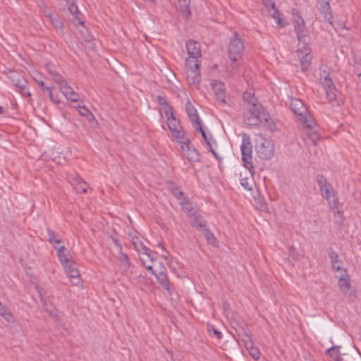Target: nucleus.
I'll list each match as a JSON object with an SVG mask.
<instances>
[{
  "label": "nucleus",
  "instance_id": "nucleus-1",
  "mask_svg": "<svg viewBox=\"0 0 361 361\" xmlns=\"http://www.w3.org/2000/svg\"><path fill=\"white\" fill-rule=\"evenodd\" d=\"M244 50V44L238 32H235L230 39L228 46V58L227 61L226 70L229 73L235 71L238 64L237 62L242 58L243 51Z\"/></svg>",
  "mask_w": 361,
  "mask_h": 361
},
{
  "label": "nucleus",
  "instance_id": "nucleus-2",
  "mask_svg": "<svg viewBox=\"0 0 361 361\" xmlns=\"http://www.w3.org/2000/svg\"><path fill=\"white\" fill-rule=\"evenodd\" d=\"M317 181L323 198L328 201L329 209L332 211L336 209V211L334 212L335 217L336 215L341 216L343 212L338 209V201L331 185L329 183L326 178L322 175L317 176Z\"/></svg>",
  "mask_w": 361,
  "mask_h": 361
},
{
  "label": "nucleus",
  "instance_id": "nucleus-3",
  "mask_svg": "<svg viewBox=\"0 0 361 361\" xmlns=\"http://www.w3.org/2000/svg\"><path fill=\"white\" fill-rule=\"evenodd\" d=\"M320 78L329 102L332 106L341 105L343 103L342 98L338 94V91L333 83L332 79L329 77V73L326 70H323L320 72Z\"/></svg>",
  "mask_w": 361,
  "mask_h": 361
},
{
  "label": "nucleus",
  "instance_id": "nucleus-4",
  "mask_svg": "<svg viewBox=\"0 0 361 361\" xmlns=\"http://www.w3.org/2000/svg\"><path fill=\"white\" fill-rule=\"evenodd\" d=\"M290 109L295 114L297 121L300 125L311 127L314 124V121L309 115L307 109L300 99H292L290 102Z\"/></svg>",
  "mask_w": 361,
  "mask_h": 361
},
{
  "label": "nucleus",
  "instance_id": "nucleus-5",
  "mask_svg": "<svg viewBox=\"0 0 361 361\" xmlns=\"http://www.w3.org/2000/svg\"><path fill=\"white\" fill-rule=\"evenodd\" d=\"M247 111L245 112L243 116V121L246 125L248 126H257L259 123L264 121L269 122L270 118L267 114L265 113L262 106L258 107L247 108Z\"/></svg>",
  "mask_w": 361,
  "mask_h": 361
},
{
  "label": "nucleus",
  "instance_id": "nucleus-6",
  "mask_svg": "<svg viewBox=\"0 0 361 361\" xmlns=\"http://www.w3.org/2000/svg\"><path fill=\"white\" fill-rule=\"evenodd\" d=\"M293 23L298 40L299 47L302 45L305 47L309 44V36L305 20L295 13V10H293Z\"/></svg>",
  "mask_w": 361,
  "mask_h": 361
},
{
  "label": "nucleus",
  "instance_id": "nucleus-7",
  "mask_svg": "<svg viewBox=\"0 0 361 361\" xmlns=\"http://www.w3.org/2000/svg\"><path fill=\"white\" fill-rule=\"evenodd\" d=\"M185 63V75L188 85L195 89H199L201 76L199 68L200 63H193L192 61Z\"/></svg>",
  "mask_w": 361,
  "mask_h": 361
},
{
  "label": "nucleus",
  "instance_id": "nucleus-8",
  "mask_svg": "<svg viewBox=\"0 0 361 361\" xmlns=\"http://www.w3.org/2000/svg\"><path fill=\"white\" fill-rule=\"evenodd\" d=\"M240 151L244 166L247 169L250 171L252 169H253L252 147L250 136L245 133L243 134L242 135Z\"/></svg>",
  "mask_w": 361,
  "mask_h": 361
},
{
  "label": "nucleus",
  "instance_id": "nucleus-9",
  "mask_svg": "<svg viewBox=\"0 0 361 361\" xmlns=\"http://www.w3.org/2000/svg\"><path fill=\"white\" fill-rule=\"evenodd\" d=\"M274 149V144L271 141L263 137L257 141L255 146V149L259 157L263 159H270L273 156Z\"/></svg>",
  "mask_w": 361,
  "mask_h": 361
},
{
  "label": "nucleus",
  "instance_id": "nucleus-10",
  "mask_svg": "<svg viewBox=\"0 0 361 361\" xmlns=\"http://www.w3.org/2000/svg\"><path fill=\"white\" fill-rule=\"evenodd\" d=\"M188 57L185 59V63L192 61L193 63H200L201 51L200 44L194 40H188L185 44Z\"/></svg>",
  "mask_w": 361,
  "mask_h": 361
},
{
  "label": "nucleus",
  "instance_id": "nucleus-11",
  "mask_svg": "<svg viewBox=\"0 0 361 361\" xmlns=\"http://www.w3.org/2000/svg\"><path fill=\"white\" fill-rule=\"evenodd\" d=\"M180 148L183 155L189 161L196 162L200 161V154L195 147L190 145V140L187 137L180 140Z\"/></svg>",
  "mask_w": 361,
  "mask_h": 361
},
{
  "label": "nucleus",
  "instance_id": "nucleus-12",
  "mask_svg": "<svg viewBox=\"0 0 361 361\" xmlns=\"http://www.w3.org/2000/svg\"><path fill=\"white\" fill-rule=\"evenodd\" d=\"M131 242L135 250L140 255V257H146L152 262H154L155 253H154L149 248L146 247L137 236H132Z\"/></svg>",
  "mask_w": 361,
  "mask_h": 361
},
{
  "label": "nucleus",
  "instance_id": "nucleus-13",
  "mask_svg": "<svg viewBox=\"0 0 361 361\" xmlns=\"http://www.w3.org/2000/svg\"><path fill=\"white\" fill-rule=\"evenodd\" d=\"M298 55L300 60L301 68L305 71L311 65L310 48L309 44L307 46L302 45L299 47L298 44Z\"/></svg>",
  "mask_w": 361,
  "mask_h": 361
},
{
  "label": "nucleus",
  "instance_id": "nucleus-14",
  "mask_svg": "<svg viewBox=\"0 0 361 361\" xmlns=\"http://www.w3.org/2000/svg\"><path fill=\"white\" fill-rule=\"evenodd\" d=\"M168 127L171 130L172 135L175 137L178 141L185 138V131L180 124L179 120H178L175 116L172 118H168Z\"/></svg>",
  "mask_w": 361,
  "mask_h": 361
},
{
  "label": "nucleus",
  "instance_id": "nucleus-15",
  "mask_svg": "<svg viewBox=\"0 0 361 361\" xmlns=\"http://www.w3.org/2000/svg\"><path fill=\"white\" fill-rule=\"evenodd\" d=\"M338 286L341 290L348 298L350 300H354L355 298V293L351 287L346 271H345V274L343 276H340L338 280Z\"/></svg>",
  "mask_w": 361,
  "mask_h": 361
},
{
  "label": "nucleus",
  "instance_id": "nucleus-16",
  "mask_svg": "<svg viewBox=\"0 0 361 361\" xmlns=\"http://www.w3.org/2000/svg\"><path fill=\"white\" fill-rule=\"evenodd\" d=\"M305 129L303 132V140L308 145H316L319 140L320 137L317 130H314L315 123L311 127L301 125Z\"/></svg>",
  "mask_w": 361,
  "mask_h": 361
},
{
  "label": "nucleus",
  "instance_id": "nucleus-17",
  "mask_svg": "<svg viewBox=\"0 0 361 361\" xmlns=\"http://www.w3.org/2000/svg\"><path fill=\"white\" fill-rule=\"evenodd\" d=\"M158 283L166 290L169 295L172 294L170 282L169 281L166 267L160 263L159 271L154 275Z\"/></svg>",
  "mask_w": 361,
  "mask_h": 361
},
{
  "label": "nucleus",
  "instance_id": "nucleus-18",
  "mask_svg": "<svg viewBox=\"0 0 361 361\" xmlns=\"http://www.w3.org/2000/svg\"><path fill=\"white\" fill-rule=\"evenodd\" d=\"M63 267L69 277L71 282L75 286L79 285L80 283L79 271L78 269L75 268L74 262L72 261L71 263L63 265Z\"/></svg>",
  "mask_w": 361,
  "mask_h": 361
},
{
  "label": "nucleus",
  "instance_id": "nucleus-19",
  "mask_svg": "<svg viewBox=\"0 0 361 361\" xmlns=\"http://www.w3.org/2000/svg\"><path fill=\"white\" fill-rule=\"evenodd\" d=\"M68 181L75 187L78 193L87 192L89 188L87 183L82 179L78 174H73L68 177Z\"/></svg>",
  "mask_w": 361,
  "mask_h": 361
},
{
  "label": "nucleus",
  "instance_id": "nucleus-20",
  "mask_svg": "<svg viewBox=\"0 0 361 361\" xmlns=\"http://www.w3.org/2000/svg\"><path fill=\"white\" fill-rule=\"evenodd\" d=\"M211 87L217 98V99L223 104H226L225 97V85L219 80H214L211 82Z\"/></svg>",
  "mask_w": 361,
  "mask_h": 361
},
{
  "label": "nucleus",
  "instance_id": "nucleus-21",
  "mask_svg": "<svg viewBox=\"0 0 361 361\" xmlns=\"http://www.w3.org/2000/svg\"><path fill=\"white\" fill-rule=\"evenodd\" d=\"M69 13L73 16V20L77 24L82 25V15L78 11V6L73 0H66Z\"/></svg>",
  "mask_w": 361,
  "mask_h": 361
},
{
  "label": "nucleus",
  "instance_id": "nucleus-22",
  "mask_svg": "<svg viewBox=\"0 0 361 361\" xmlns=\"http://www.w3.org/2000/svg\"><path fill=\"white\" fill-rule=\"evenodd\" d=\"M54 247L57 250V256L62 266L73 261L72 256L66 247L64 246L57 247L56 245H54Z\"/></svg>",
  "mask_w": 361,
  "mask_h": 361
},
{
  "label": "nucleus",
  "instance_id": "nucleus-23",
  "mask_svg": "<svg viewBox=\"0 0 361 361\" xmlns=\"http://www.w3.org/2000/svg\"><path fill=\"white\" fill-rule=\"evenodd\" d=\"M185 111L192 126L201 123V120L197 114L196 109L190 101H188L185 104Z\"/></svg>",
  "mask_w": 361,
  "mask_h": 361
},
{
  "label": "nucleus",
  "instance_id": "nucleus-24",
  "mask_svg": "<svg viewBox=\"0 0 361 361\" xmlns=\"http://www.w3.org/2000/svg\"><path fill=\"white\" fill-rule=\"evenodd\" d=\"M329 257L331 260L332 269L334 271H343L344 272L345 271V270L343 269V262L341 260L339 259L338 255L336 251L331 249L329 252Z\"/></svg>",
  "mask_w": 361,
  "mask_h": 361
},
{
  "label": "nucleus",
  "instance_id": "nucleus-25",
  "mask_svg": "<svg viewBox=\"0 0 361 361\" xmlns=\"http://www.w3.org/2000/svg\"><path fill=\"white\" fill-rule=\"evenodd\" d=\"M243 97L246 105V108L253 106L260 108V106H262L261 104L258 102L257 99L255 97V94L252 92V90L245 92Z\"/></svg>",
  "mask_w": 361,
  "mask_h": 361
},
{
  "label": "nucleus",
  "instance_id": "nucleus-26",
  "mask_svg": "<svg viewBox=\"0 0 361 361\" xmlns=\"http://www.w3.org/2000/svg\"><path fill=\"white\" fill-rule=\"evenodd\" d=\"M317 6L321 13H324L326 20H329L330 23H331L330 20L331 19L332 16L331 13H330L331 8L329 2H327L326 0H319Z\"/></svg>",
  "mask_w": 361,
  "mask_h": 361
},
{
  "label": "nucleus",
  "instance_id": "nucleus-27",
  "mask_svg": "<svg viewBox=\"0 0 361 361\" xmlns=\"http://www.w3.org/2000/svg\"><path fill=\"white\" fill-rule=\"evenodd\" d=\"M190 218L191 219L193 226L200 228L202 230L207 227L205 221L198 212H193Z\"/></svg>",
  "mask_w": 361,
  "mask_h": 361
},
{
  "label": "nucleus",
  "instance_id": "nucleus-28",
  "mask_svg": "<svg viewBox=\"0 0 361 361\" xmlns=\"http://www.w3.org/2000/svg\"><path fill=\"white\" fill-rule=\"evenodd\" d=\"M178 8L182 13L183 16L185 18H189L190 16V0H178Z\"/></svg>",
  "mask_w": 361,
  "mask_h": 361
},
{
  "label": "nucleus",
  "instance_id": "nucleus-29",
  "mask_svg": "<svg viewBox=\"0 0 361 361\" xmlns=\"http://www.w3.org/2000/svg\"><path fill=\"white\" fill-rule=\"evenodd\" d=\"M37 292L40 296V298H41V300L42 302L44 303L43 305V309L44 311L47 312L50 316H54V307H51V305H49L46 300H45V295H44V293L43 292V289L42 288H39V287H37Z\"/></svg>",
  "mask_w": 361,
  "mask_h": 361
},
{
  "label": "nucleus",
  "instance_id": "nucleus-30",
  "mask_svg": "<svg viewBox=\"0 0 361 361\" xmlns=\"http://www.w3.org/2000/svg\"><path fill=\"white\" fill-rule=\"evenodd\" d=\"M271 9H269L268 11L269 14L273 18L275 19L276 24L282 27L284 26V24L283 23L282 18H281V13L276 9L274 3H271Z\"/></svg>",
  "mask_w": 361,
  "mask_h": 361
},
{
  "label": "nucleus",
  "instance_id": "nucleus-31",
  "mask_svg": "<svg viewBox=\"0 0 361 361\" xmlns=\"http://www.w3.org/2000/svg\"><path fill=\"white\" fill-rule=\"evenodd\" d=\"M15 86L18 88L24 96H30V93L28 88L27 87V82L23 78H19L16 80Z\"/></svg>",
  "mask_w": 361,
  "mask_h": 361
},
{
  "label": "nucleus",
  "instance_id": "nucleus-32",
  "mask_svg": "<svg viewBox=\"0 0 361 361\" xmlns=\"http://www.w3.org/2000/svg\"><path fill=\"white\" fill-rule=\"evenodd\" d=\"M47 18L55 29L62 30L63 28V23L58 16H54L52 13H47Z\"/></svg>",
  "mask_w": 361,
  "mask_h": 361
},
{
  "label": "nucleus",
  "instance_id": "nucleus-33",
  "mask_svg": "<svg viewBox=\"0 0 361 361\" xmlns=\"http://www.w3.org/2000/svg\"><path fill=\"white\" fill-rule=\"evenodd\" d=\"M202 232L209 244L217 246V240L207 226L202 230Z\"/></svg>",
  "mask_w": 361,
  "mask_h": 361
},
{
  "label": "nucleus",
  "instance_id": "nucleus-34",
  "mask_svg": "<svg viewBox=\"0 0 361 361\" xmlns=\"http://www.w3.org/2000/svg\"><path fill=\"white\" fill-rule=\"evenodd\" d=\"M76 109L80 115L85 117L88 121H92L94 119V117L92 113L85 106L78 105L76 107Z\"/></svg>",
  "mask_w": 361,
  "mask_h": 361
},
{
  "label": "nucleus",
  "instance_id": "nucleus-35",
  "mask_svg": "<svg viewBox=\"0 0 361 361\" xmlns=\"http://www.w3.org/2000/svg\"><path fill=\"white\" fill-rule=\"evenodd\" d=\"M180 204L182 207V209L188 214L189 216L194 212L193 208L192 206V203L190 202L188 198H183L181 201H180Z\"/></svg>",
  "mask_w": 361,
  "mask_h": 361
},
{
  "label": "nucleus",
  "instance_id": "nucleus-36",
  "mask_svg": "<svg viewBox=\"0 0 361 361\" xmlns=\"http://www.w3.org/2000/svg\"><path fill=\"white\" fill-rule=\"evenodd\" d=\"M119 248V253L117 256L118 260L126 268L130 267V262L129 261L128 257L126 254L122 252L121 246L120 245H118Z\"/></svg>",
  "mask_w": 361,
  "mask_h": 361
},
{
  "label": "nucleus",
  "instance_id": "nucleus-37",
  "mask_svg": "<svg viewBox=\"0 0 361 361\" xmlns=\"http://www.w3.org/2000/svg\"><path fill=\"white\" fill-rule=\"evenodd\" d=\"M47 234H48V240L49 242L54 245L55 243H60L61 240L55 231H52L50 228H47Z\"/></svg>",
  "mask_w": 361,
  "mask_h": 361
},
{
  "label": "nucleus",
  "instance_id": "nucleus-38",
  "mask_svg": "<svg viewBox=\"0 0 361 361\" xmlns=\"http://www.w3.org/2000/svg\"><path fill=\"white\" fill-rule=\"evenodd\" d=\"M341 346L335 345L330 348H329L326 353L329 355L330 357H334V353L336 352V356L334 357V361H342V358L341 357L340 353Z\"/></svg>",
  "mask_w": 361,
  "mask_h": 361
},
{
  "label": "nucleus",
  "instance_id": "nucleus-39",
  "mask_svg": "<svg viewBox=\"0 0 361 361\" xmlns=\"http://www.w3.org/2000/svg\"><path fill=\"white\" fill-rule=\"evenodd\" d=\"M341 346L335 345L330 348H329L326 353L329 355L330 357H334V353L336 352V356L334 357V361H342V358L341 357L340 353Z\"/></svg>",
  "mask_w": 361,
  "mask_h": 361
},
{
  "label": "nucleus",
  "instance_id": "nucleus-40",
  "mask_svg": "<svg viewBox=\"0 0 361 361\" xmlns=\"http://www.w3.org/2000/svg\"><path fill=\"white\" fill-rule=\"evenodd\" d=\"M51 75L52 76L54 81L58 84L59 87L63 86L67 83L66 80L56 71H51Z\"/></svg>",
  "mask_w": 361,
  "mask_h": 361
},
{
  "label": "nucleus",
  "instance_id": "nucleus-41",
  "mask_svg": "<svg viewBox=\"0 0 361 361\" xmlns=\"http://www.w3.org/2000/svg\"><path fill=\"white\" fill-rule=\"evenodd\" d=\"M247 349L250 356L254 360H258L260 358L261 353H260L259 350L257 348L251 345L250 347L247 346Z\"/></svg>",
  "mask_w": 361,
  "mask_h": 361
},
{
  "label": "nucleus",
  "instance_id": "nucleus-42",
  "mask_svg": "<svg viewBox=\"0 0 361 361\" xmlns=\"http://www.w3.org/2000/svg\"><path fill=\"white\" fill-rule=\"evenodd\" d=\"M193 128H195V130H198L200 131V133H201L202 135V138L204 139V142H206L207 145L208 147H210L211 143H210V141L209 140V139L207 138V135L204 130V129L202 128V124L201 123H198V124H196L195 125V126H193Z\"/></svg>",
  "mask_w": 361,
  "mask_h": 361
},
{
  "label": "nucleus",
  "instance_id": "nucleus-43",
  "mask_svg": "<svg viewBox=\"0 0 361 361\" xmlns=\"http://www.w3.org/2000/svg\"><path fill=\"white\" fill-rule=\"evenodd\" d=\"M241 185L247 190H252L253 181L250 178H242L240 179Z\"/></svg>",
  "mask_w": 361,
  "mask_h": 361
},
{
  "label": "nucleus",
  "instance_id": "nucleus-44",
  "mask_svg": "<svg viewBox=\"0 0 361 361\" xmlns=\"http://www.w3.org/2000/svg\"><path fill=\"white\" fill-rule=\"evenodd\" d=\"M59 89L61 92V93L65 96V97H67L73 91V88L69 86L67 83L65 84L63 86L59 87Z\"/></svg>",
  "mask_w": 361,
  "mask_h": 361
},
{
  "label": "nucleus",
  "instance_id": "nucleus-45",
  "mask_svg": "<svg viewBox=\"0 0 361 361\" xmlns=\"http://www.w3.org/2000/svg\"><path fill=\"white\" fill-rule=\"evenodd\" d=\"M162 109H163V111H164L166 118H172L173 116H174V114L172 111V108L169 104L162 106Z\"/></svg>",
  "mask_w": 361,
  "mask_h": 361
},
{
  "label": "nucleus",
  "instance_id": "nucleus-46",
  "mask_svg": "<svg viewBox=\"0 0 361 361\" xmlns=\"http://www.w3.org/2000/svg\"><path fill=\"white\" fill-rule=\"evenodd\" d=\"M171 192L173 195L180 202L183 200V198H185L183 197V193L181 190H180L178 188H173L171 189Z\"/></svg>",
  "mask_w": 361,
  "mask_h": 361
},
{
  "label": "nucleus",
  "instance_id": "nucleus-47",
  "mask_svg": "<svg viewBox=\"0 0 361 361\" xmlns=\"http://www.w3.org/2000/svg\"><path fill=\"white\" fill-rule=\"evenodd\" d=\"M67 100H69L73 102H76L80 101V96L79 94L75 92L74 90L72 91V92L68 95L67 97H66Z\"/></svg>",
  "mask_w": 361,
  "mask_h": 361
},
{
  "label": "nucleus",
  "instance_id": "nucleus-48",
  "mask_svg": "<svg viewBox=\"0 0 361 361\" xmlns=\"http://www.w3.org/2000/svg\"><path fill=\"white\" fill-rule=\"evenodd\" d=\"M140 260L142 261L143 266L145 267L146 269L150 271L152 274H153L154 276L157 273L156 271L152 268V265L146 264L145 257H141Z\"/></svg>",
  "mask_w": 361,
  "mask_h": 361
},
{
  "label": "nucleus",
  "instance_id": "nucleus-49",
  "mask_svg": "<svg viewBox=\"0 0 361 361\" xmlns=\"http://www.w3.org/2000/svg\"><path fill=\"white\" fill-rule=\"evenodd\" d=\"M157 98V102L160 106H164V105L168 104L166 99L161 95H158Z\"/></svg>",
  "mask_w": 361,
  "mask_h": 361
},
{
  "label": "nucleus",
  "instance_id": "nucleus-50",
  "mask_svg": "<svg viewBox=\"0 0 361 361\" xmlns=\"http://www.w3.org/2000/svg\"><path fill=\"white\" fill-rule=\"evenodd\" d=\"M49 97L53 103L59 104L60 99H59L57 94L55 95L54 93H51V94L49 95Z\"/></svg>",
  "mask_w": 361,
  "mask_h": 361
},
{
  "label": "nucleus",
  "instance_id": "nucleus-51",
  "mask_svg": "<svg viewBox=\"0 0 361 361\" xmlns=\"http://www.w3.org/2000/svg\"><path fill=\"white\" fill-rule=\"evenodd\" d=\"M0 314L4 316L8 322L11 321L12 315L10 312H6V310H4L2 312H0Z\"/></svg>",
  "mask_w": 361,
  "mask_h": 361
},
{
  "label": "nucleus",
  "instance_id": "nucleus-52",
  "mask_svg": "<svg viewBox=\"0 0 361 361\" xmlns=\"http://www.w3.org/2000/svg\"><path fill=\"white\" fill-rule=\"evenodd\" d=\"M209 147V151L212 153V154L214 155V157L216 159H221V157H219L218 154L213 149L212 145H210V147Z\"/></svg>",
  "mask_w": 361,
  "mask_h": 361
},
{
  "label": "nucleus",
  "instance_id": "nucleus-53",
  "mask_svg": "<svg viewBox=\"0 0 361 361\" xmlns=\"http://www.w3.org/2000/svg\"><path fill=\"white\" fill-rule=\"evenodd\" d=\"M43 92L44 93H47L48 95L51 94V93H53L52 92V88L50 87H44L43 88Z\"/></svg>",
  "mask_w": 361,
  "mask_h": 361
},
{
  "label": "nucleus",
  "instance_id": "nucleus-54",
  "mask_svg": "<svg viewBox=\"0 0 361 361\" xmlns=\"http://www.w3.org/2000/svg\"><path fill=\"white\" fill-rule=\"evenodd\" d=\"M213 334L216 336L218 339L221 338V333L216 329H213Z\"/></svg>",
  "mask_w": 361,
  "mask_h": 361
},
{
  "label": "nucleus",
  "instance_id": "nucleus-55",
  "mask_svg": "<svg viewBox=\"0 0 361 361\" xmlns=\"http://www.w3.org/2000/svg\"><path fill=\"white\" fill-rule=\"evenodd\" d=\"M47 69L49 71V73L51 74V71H56L54 70V66L51 64H47Z\"/></svg>",
  "mask_w": 361,
  "mask_h": 361
},
{
  "label": "nucleus",
  "instance_id": "nucleus-56",
  "mask_svg": "<svg viewBox=\"0 0 361 361\" xmlns=\"http://www.w3.org/2000/svg\"><path fill=\"white\" fill-rule=\"evenodd\" d=\"M272 2H269V1H265L264 2V5L269 8V9H271V4Z\"/></svg>",
  "mask_w": 361,
  "mask_h": 361
},
{
  "label": "nucleus",
  "instance_id": "nucleus-57",
  "mask_svg": "<svg viewBox=\"0 0 361 361\" xmlns=\"http://www.w3.org/2000/svg\"><path fill=\"white\" fill-rule=\"evenodd\" d=\"M39 86L42 87V90H43V88H44V87H46V86H45V85H44V81H42H42H40V82H39Z\"/></svg>",
  "mask_w": 361,
  "mask_h": 361
},
{
  "label": "nucleus",
  "instance_id": "nucleus-58",
  "mask_svg": "<svg viewBox=\"0 0 361 361\" xmlns=\"http://www.w3.org/2000/svg\"><path fill=\"white\" fill-rule=\"evenodd\" d=\"M44 15L47 17V13H51V12L49 10L45 9L44 11Z\"/></svg>",
  "mask_w": 361,
  "mask_h": 361
},
{
  "label": "nucleus",
  "instance_id": "nucleus-59",
  "mask_svg": "<svg viewBox=\"0 0 361 361\" xmlns=\"http://www.w3.org/2000/svg\"><path fill=\"white\" fill-rule=\"evenodd\" d=\"M168 255H169V253L166 251V255H163V257L166 259L168 258Z\"/></svg>",
  "mask_w": 361,
  "mask_h": 361
},
{
  "label": "nucleus",
  "instance_id": "nucleus-60",
  "mask_svg": "<svg viewBox=\"0 0 361 361\" xmlns=\"http://www.w3.org/2000/svg\"><path fill=\"white\" fill-rule=\"evenodd\" d=\"M357 77H358L359 81L361 82V73L357 74Z\"/></svg>",
  "mask_w": 361,
  "mask_h": 361
},
{
  "label": "nucleus",
  "instance_id": "nucleus-61",
  "mask_svg": "<svg viewBox=\"0 0 361 361\" xmlns=\"http://www.w3.org/2000/svg\"><path fill=\"white\" fill-rule=\"evenodd\" d=\"M4 113V109L2 106H0V114H2Z\"/></svg>",
  "mask_w": 361,
  "mask_h": 361
},
{
  "label": "nucleus",
  "instance_id": "nucleus-62",
  "mask_svg": "<svg viewBox=\"0 0 361 361\" xmlns=\"http://www.w3.org/2000/svg\"><path fill=\"white\" fill-rule=\"evenodd\" d=\"M159 247H160L161 248L162 250H164V247L163 246V245H159Z\"/></svg>",
  "mask_w": 361,
  "mask_h": 361
},
{
  "label": "nucleus",
  "instance_id": "nucleus-63",
  "mask_svg": "<svg viewBox=\"0 0 361 361\" xmlns=\"http://www.w3.org/2000/svg\"><path fill=\"white\" fill-rule=\"evenodd\" d=\"M336 352H334V357H331L334 359V357L336 356Z\"/></svg>",
  "mask_w": 361,
  "mask_h": 361
}]
</instances>
